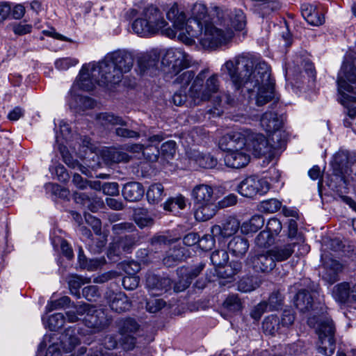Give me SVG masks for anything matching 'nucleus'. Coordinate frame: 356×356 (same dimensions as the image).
Wrapping results in <instances>:
<instances>
[{
  "instance_id": "1",
  "label": "nucleus",
  "mask_w": 356,
  "mask_h": 356,
  "mask_svg": "<svg viewBox=\"0 0 356 356\" xmlns=\"http://www.w3.org/2000/svg\"><path fill=\"white\" fill-rule=\"evenodd\" d=\"M222 70H226L235 90L244 96L248 95V99L254 100L257 106H264L275 99L274 81L266 62L254 65L251 58L239 56L227 61Z\"/></svg>"
},
{
  "instance_id": "2",
  "label": "nucleus",
  "mask_w": 356,
  "mask_h": 356,
  "mask_svg": "<svg viewBox=\"0 0 356 356\" xmlns=\"http://www.w3.org/2000/svg\"><path fill=\"white\" fill-rule=\"evenodd\" d=\"M211 6L209 12L207 6L203 3H196L191 9V17L186 21V17L183 11H180L178 5L175 3L167 12V17L169 20H173L175 27L181 32L179 38L183 42L190 44L193 39L199 35V33L203 30V26L216 19V15L212 14Z\"/></svg>"
},
{
  "instance_id": "3",
  "label": "nucleus",
  "mask_w": 356,
  "mask_h": 356,
  "mask_svg": "<svg viewBox=\"0 0 356 356\" xmlns=\"http://www.w3.org/2000/svg\"><path fill=\"white\" fill-rule=\"evenodd\" d=\"M135 56L133 51L119 49L105 55L99 63L97 70L102 75V81L111 83V85L119 83L125 74L131 72L134 63Z\"/></svg>"
},
{
  "instance_id": "4",
  "label": "nucleus",
  "mask_w": 356,
  "mask_h": 356,
  "mask_svg": "<svg viewBox=\"0 0 356 356\" xmlns=\"http://www.w3.org/2000/svg\"><path fill=\"white\" fill-rule=\"evenodd\" d=\"M190 56L179 48L168 49L162 59V64L168 66V69H163V71L171 75H177L173 84L181 90L188 91V86L195 79V73L192 70L180 73L183 69L190 65Z\"/></svg>"
},
{
  "instance_id": "5",
  "label": "nucleus",
  "mask_w": 356,
  "mask_h": 356,
  "mask_svg": "<svg viewBox=\"0 0 356 356\" xmlns=\"http://www.w3.org/2000/svg\"><path fill=\"white\" fill-rule=\"evenodd\" d=\"M241 135L232 131L222 136L219 140V147L224 152L225 165L232 168H241L246 166L250 156L241 140Z\"/></svg>"
},
{
  "instance_id": "6",
  "label": "nucleus",
  "mask_w": 356,
  "mask_h": 356,
  "mask_svg": "<svg viewBox=\"0 0 356 356\" xmlns=\"http://www.w3.org/2000/svg\"><path fill=\"white\" fill-rule=\"evenodd\" d=\"M308 325L314 327L318 335V353L325 356H331L335 350L334 326L332 321L322 312V315L318 318L315 315L309 317Z\"/></svg>"
},
{
  "instance_id": "7",
  "label": "nucleus",
  "mask_w": 356,
  "mask_h": 356,
  "mask_svg": "<svg viewBox=\"0 0 356 356\" xmlns=\"http://www.w3.org/2000/svg\"><path fill=\"white\" fill-rule=\"evenodd\" d=\"M236 132L241 135V140L247 151L252 152L257 157L266 156L268 159H272L275 155L276 150L282 148L284 145L282 143L273 142L267 139L264 134L250 129Z\"/></svg>"
},
{
  "instance_id": "8",
  "label": "nucleus",
  "mask_w": 356,
  "mask_h": 356,
  "mask_svg": "<svg viewBox=\"0 0 356 356\" xmlns=\"http://www.w3.org/2000/svg\"><path fill=\"white\" fill-rule=\"evenodd\" d=\"M167 25L162 13L156 7L145 8L140 17L132 24L134 31L141 36L155 34Z\"/></svg>"
},
{
  "instance_id": "9",
  "label": "nucleus",
  "mask_w": 356,
  "mask_h": 356,
  "mask_svg": "<svg viewBox=\"0 0 356 356\" xmlns=\"http://www.w3.org/2000/svg\"><path fill=\"white\" fill-rule=\"evenodd\" d=\"M207 73V70L200 71L188 88V94L194 104L209 100L211 95L219 90V81L216 74L208 78L204 85Z\"/></svg>"
},
{
  "instance_id": "10",
  "label": "nucleus",
  "mask_w": 356,
  "mask_h": 356,
  "mask_svg": "<svg viewBox=\"0 0 356 356\" xmlns=\"http://www.w3.org/2000/svg\"><path fill=\"white\" fill-rule=\"evenodd\" d=\"M216 19L206 26L196 37L199 38L201 45L204 49H215L228 42L233 37L232 29L224 27L225 29L218 28L214 25L217 23Z\"/></svg>"
},
{
  "instance_id": "11",
  "label": "nucleus",
  "mask_w": 356,
  "mask_h": 356,
  "mask_svg": "<svg viewBox=\"0 0 356 356\" xmlns=\"http://www.w3.org/2000/svg\"><path fill=\"white\" fill-rule=\"evenodd\" d=\"M350 69L348 65H343L338 74L337 85L340 95V102L346 107H349L351 104L356 102V74Z\"/></svg>"
},
{
  "instance_id": "12",
  "label": "nucleus",
  "mask_w": 356,
  "mask_h": 356,
  "mask_svg": "<svg viewBox=\"0 0 356 356\" xmlns=\"http://www.w3.org/2000/svg\"><path fill=\"white\" fill-rule=\"evenodd\" d=\"M211 12L216 15V22L227 29L242 31L246 25L245 15L240 8L213 6Z\"/></svg>"
},
{
  "instance_id": "13",
  "label": "nucleus",
  "mask_w": 356,
  "mask_h": 356,
  "mask_svg": "<svg viewBox=\"0 0 356 356\" xmlns=\"http://www.w3.org/2000/svg\"><path fill=\"white\" fill-rule=\"evenodd\" d=\"M76 312L83 318V323L93 332H98L108 326L110 321L102 309H95L88 304L79 305Z\"/></svg>"
},
{
  "instance_id": "14",
  "label": "nucleus",
  "mask_w": 356,
  "mask_h": 356,
  "mask_svg": "<svg viewBox=\"0 0 356 356\" xmlns=\"http://www.w3.org/2000/svg\"><path fill=\"white\" fill-rule=\"evenodd\" d=\"M282 119L276 113L268 111L264 113L261 119V127L268 133L270 140L276 143L285 142L286 134L282 129Z\"/></svg>"
},
{
  "instance_id": "15",
  "label": "nucleus",
  "mask_w": 356,
  "mask_h": 356,
  "mask_svg": "<svg viewBox=\"0 0 356 356\" xmlns=\"http://www.w3.org/2000/svg\"><path fill=\"white\" fill-rule=\"evenodd\" d=\"M96 69H99V63H92L83 65L79 75V87L86 91L92 90L95 84L108 86L111 83H104L102 79V75Z\"/></svg>"
},
{
  "instance_id": "16",
  "label": "nucleus",
  "mask_w": 356,
  "mask_h": 356,
  "mask_svg": "<svg viewBox=\"0 0 356 356\" xmlns=\"http://www.w3.org/2000/svg\"><path fill=\"white\" fill-rule=\"evenodd\" d=\"M270 189L268 182L256 176H250L242 180L237 186V191L243 196L252 198L257 195L266 194Z\"/></svg>"
},
{
  "instance_id": "17",
  "label": "nucleus",
  "mask_w": 356,
  "mask_h": 356,
  "mask_svg": "<svg viewBox=\"0 0 356 356\" xmlns=\"http://www.w3.org/2000/svg\"><path fill=\"white\" fill-rule=\"evenodd\" d=\"M316 293V291H314L312 292L306 290L299 291L295 297L294 304L296 308L302 313L309 312L312 309L314 310V314L311 317L315 315L318 318L322 315V312H324L325 315H327V314L325 307L320 303L314 308L315 305L314 298H315Z\"/></svg>"
},
{
  "instance_id": "18",
  "label": "nucleus",
  "mask_w": 356,
  "mask_h": 356,
  "mask_svg": "<svg viewBox=\"0 0 356 356\" xmlns=\"http://www.w3.org/2000/svg\"><path fill=\"white\" fill-rule=\"evenodd\" d=\"M246 264L252 268L254 271L261 273H269L276 266L274 259L269 253V250L250 253L246 259Z\"/></svg>"
},
{
  "instance_id": "19",
  "label": "nucleus",
  "mask_w": 356,
  "mask_h": 356,
  "mask_svg": "<svg viewBox=\"0 0 356 356\" xmlns=\"http://www.w3.org/2000/svg\"><path fill=\"white\" fill-rule=\"evenodd\" d=\"M204 264H199L193 268L188 269L186 267H181L177 269L179 281L175 284L174 290L176 292H181L187 289L192 280L196 277L203 270Z\"/></svg>"
},
{
  "instance_id": "20",
  "label": "nucleus",
  "mask_w": 356,
  "mask_h": 356,
  "mask_svg": "<svg viewBox=\"0 0 356 356\" xmlns=\"http://www.w3.org/2000/svg\"><path fill=\"white\" fill-rule=\"evenodd\" d=\"M106 298L111 309L118 313L128 311L131 307V301L126 294L122 292L114 293L111 291H107L106 293Z\"/></svg>"
},
{
  "instance_id": "21",
  "label": "nucleus",
  "mask_w": 356,
  "mask_h": 356,
  "mask_svg": "<svg viewBox=\"0 0 356 356\" xmlns=\"http://www.w3.org/2000/svg\"><path fill=\"white\" fill-rule=\"evenodd\" d=\"M240 227V222L234 217L229 216L225 219L221 225H214L211 232L214 236L220 235L222 237H229L236 234Z\"/></svg>"
},
{
  "instance_id": "22",
  "label": "nucleus",
  "mask_w": 356,
  "mask_h": 356,
  "mask_svg": "<svg viewBox=\"0 0 356 356\" xmlns=\"http://www.w3.org/2000/svg\"><path fill=\"white\" fill-rule=\"evenodd\" d=\"M194 204L215 202L213 189L207 184H200L195 186L191 193Z\"/></svg>"
},
{
  "instance_id": "23",
  "label": "nucleus",
  "mask_w": 356,
  "mask_h": 356,
  "mask_svg": "<svg viewBox=\"0 0 356 356\" xmlns=\"http://www.w3.org/2000/svg\"><path fill=\"white\" fill-rule=\"evenodd\" d=\"M147 286L155 295L161 294L171 289L172 281L168 277H161L156 275H149L146 280Z\"/></svg>"
},
{
  "instance_id": "24",
  "label": "nucleus",
  "mask_w": 356,
  "mask_h": 356,
  "mask_svg": "<svg viewBox=\"0 0 356 356\" xmlns=\"http://www.w3.org/2000/svg\"><path fill=\"white\" fill-rule=\"evenodd\" d=\"M183 243L187 246H192L198 243L199 247L203 250H209L213 245V240L211 236L204 235L200 238V236L195 232H190L183 238Z\"/></svg>"
},
{
  "instance_id": "25",
  "label": "nucleus",
  "mask_w": 356,
  "mask_h": 356,
  "mask_svg": "<svg viewBox=\"0 0 356 356\" xmlns=\"http://www.w3.org/2000/svg\"><path fill=\"white\" fill-rule=\"evenodd\" d=\"M144 193L143 186L139 182L127 183L122 189L124 197L130 202L140 200L143 197Z\"/></svg>"
},
{
  "instance_id": "26",
  "label": "nucleus",
  "mask_w": 356,
  "mask_h": 356,
  "mask_svg": "<svg viewBox=\"0 0 356 356\" xmlns=\"http://www.w3.org/2000/svg\"><path fill=\"white\" fill-rule=\"evenodd\" d=\"M321 257L326 270L323 277L325 280L332 284L337 280V275L338 272L341 270L342 265L337 260L327 259L324 255H322Z\"/></svg>"
},
{
  "instance_id": "27",
  "label": "nucleus",
  "mask_w": 356,
  "mask_h": 356,
  "mask_svg": "<svg viewBox=\"0 0 356 356\" xmlns=\"http://www.w3.org/2000/svg\"><path fill=\"white\" fill-rule=\"evenodd\" d=\"M249 249L248 241L241 236H235L228 243V250L234 257H243Z\"/></svg>"
},
{
  "instance_id": "28",
  "label": "nucleus",
  "mask_w": 356,
  "mask_h": 356,
  "mask_svg": "<svg viewBox=\"0 0 356 356\" xmlns=\"http://www.w3.org/2000/svg\"><path fill=\"white\" fill-rule=\"evenodd\" d=\"M195 218L198 221H207L213 218L216 211L215 202L195 204Z\"/></svg>"
},
{
  "instance_id": "29",
  "label": "nucleus",
  "mask_w": 356,
  "mask_h": 356,
  "mask_svg": "<svg viewBox=\"0 0 356 356\" xmlns=\"http://www.w3.org/2000/svg\"><path fill=\"white\" fill-rule=\"evenodd\" d=\"M60 346L65 352H71L80 342L76 336L75 330L68 327L60 337Z\"/></svg>"
},
{
  "instance_id": "30",
  "label": "nucleus",
  "mask_w": 356,
  "mask_h": 356,
  "mask_svg": "<svg viewBox=\"0 0 356 356\" xmlns=\"http://www.w3.org/2000/svg\"><path fill=\"white\" fill-rule=\"evenodd\" d=\"M97 123L99 125L109 128L114 126H127V122L121 118L111 113H102L96 116Z\"/></svg>"
},
{
  "instance_id": "31",
  "label": "nucleus",
  "mask_w": 356,
  "mask_h": 356,
  "mask_svg": "<svg viewBox=\"0 0 356 356\" xmlns=\"http://www.w3.org/2000/svg\"><path fill=\"white\" fill-rule=\"evenodd\" d=\"M295 243H288L284 245L276 246L269 250V253L274 259V262L282 261L289 259L294 252Z\"/></svg>"
},
{
  "instance_id": "32",
  "label": "nucleus",
  "mask_w": 356,
  "mask_h": 356,
  "mask_svg": "<svg viewBox=\"0 0 356 356\" xmlns=\"http://www.w3.org/2000/svg\"><path fill=\"white\" fill-rule=\"evenodd\" d=\"M190 159L200 167L204 168H213L216 166L218 161L209 154L200 153L198 151H193Z\"/></svg>"
},
{
  "instance_id": "33",
  "label": "nucleus",
  "mask_w": 356,
  "mask_h": 356,
  "mask_svg": "<svg viewBox=\"0 0 356 356\" xmlns=\"http://www.w3.org/2000/svg\"><path fill=\"white\" fill-rule=\"evenodd\" d=\"M103 158L108 163H127L130 161L131 156L126 152L116 149H108L103 152Z\"/></svg>"
},
{
  "instance_id": "34",
  "label": "nucleus",
  "mask_w": 356,
  "mask_h": 356,
  "mask_svg": "<svg viewBox=\"0 0 356 356\" xmlns=\"http://www.w3.org/2000/svg\"><path fill=\"white\" fill-rule=\"evenodd\" d=\"M117 325L121 335H135L140 327L136 321L132 318H121Z\"/></svg>"
},
{
  "instance_id": "35",
  "label": "nucleus",
  "mask_w": 356,
  "mask_h": 356,
  "mask_svg": "<svg viewBox=\"0 0 356 356\" xmlns=\"http://www.w3.org/2000/svg\"><path fill=\"white\" fill-rule=\"evenodd\" d=\"M117 340L113 336H106L104 339V346L94 352L90 356H118L112 351L117 346Z\"/></svg>"
},
{
  "instance_id": "36",
  "label": "nucleus",
  "mask_w": 356,
  "mask_h": 356,
  "mask_svg": "<svg viewBox=\"0 0 356 356\" xmlns=\"http://www.w3.org/2000/svg\"><path fill=\"white\" fill-rule=\"evenodd\" d=\"M264 225V218L260 215H254L250 220L243 222L241 229L243 234H248L257 232Z\"/></svg>"
},
{
  "instance_id": "37",
  "label": "nucleus",
  "mask_w": 356,
  "mask_h": 356,
  "mask_svg": "<svg viewBox=\"0 0 356 356\" xmlns=\"http://www.w3.org/2000/svg\"><path fill=\"white\" fill-rule=\"evenodd\" d=\"M153 146L144 148V146L141 144H134L127 147V150L132 153H141L142 155L149 161L155 162L159 159V151L157 148H154V152L152 154L149 151H152Z\"/></svg>"
},
{
  "instance_id": "38",
  "label": "nucleus",
  "mask_w": 356,
  "mask_h": 356,
  "mask_svg": "<svg viewBox=\"0 0 356 356\" xmlns=\"http://www.w3.org/2000/svg\"><path fill=\"white\" fill-rule=\"evenodd\" d=\"M262 328L264 332L270 335H273L277 332H282V328L280 323V318L275 315H270L265 318Z\"/></svg>"
},
{
  "instance_id": "39",
  "label": "nucleus",
  "mask_w": 356,
  "mask_h": 356,
  "mask_svg": "<svg viewBox=\"0 0 356 356\" xmlns=\"http://www.w3.org/2000/svg\"><path fill=\"white\" fill-rule=\"evenodd\" d=\"M164 195V188L159 183L152 184L147 191V198L152 204L159 203L163 200Z\"/></svg>"
},
{
  "instance_id": "40",
  "label": "nucleus",
  "mask_w": 356,
  "mask_h": 356,
  "mask_svg": "<svg viewBox=\"0 0 356 356\" xmlns=\"http://www.w3.org/2000/svg\"><path fill=\"white\" fill-rule=\"evenodd\" d=\"M71 108H74L76 111H85L91 108L95 105V102L90 97L85 96H74L70 102Z\"/></svg>"
},
{
  "instance_id": "41",
  "label": "nucleus",
  "mask_w": 356,
  "mask_h": 356,
  "mask_svg": "<svg viewBox=\"0 0 356 356\" xmlns=\"http://www.w3.org/2000/svg\"><path fill=\"white\" fill-rule=\"evenodd\" d=\"M78 259L80 266L81 268H88L90 270H95L105 263L104 258L92 259L88 261L83 254V251L81 248L79 249Z\"/></svg>"
},
{
  "instance_id": "42",
  "label": "nucleus",
  "mask_w": 356,
  "mask_h": 356,
  "mask_svg": "<svg viewBox=\"0 0 356 356\" xmlns=\"http://www.w3.org/2000/svg\"><path fill=\"white\" fill-rule=\"evenodd\" d=\"M91 282L90 278L83 277L81 276L74 275L72 276L68 282L69 288L71 294L79 298L80 292L79 289L86 283H90Z\"/></svg>"
},
{
  "instance_id": "43",
  "label": "nucleus",
  "mask_w": 356,
  "mask_h": 356,
  "mask_svg": "<svg viewBox=\"0 0 356 356\" xmlns=\"http://www.w3.org/2000/svg\"><path fill=\"white\" fill-rule=\"evenodd\" d=\"M332 293L336 300L345 302L350 296V284L347 282H343L336 285Z\"/></svg>"
},
{
  "instance_id": "44",
  "label": "nucleus",
  "mask_w": 356,
  "mask_h": 356,
  "mask_svg": "<svg viewBox=\"0 0 356 356\" xmlns=\"http://www.w3.org/2000/svg\"><path fill=\"white\" fill-rule=\"evenodd\" d=\"M223 308L230 312H237L241 310L242 303L237 295H229L223 302Z\"/></svg>"
},
{
  "instance_id": "45",
  "label": "nucleus",
  "mask_w": 356,
  "mask_h": 356,
  "mask_svg": "<svg viewBox=\"0 0 356 356\" xmlns=\"http://www.w3.org/2000/svg\"><path fill=\"white\" fill-rule=\"evenodd\" d=\"M138 63L141 72L147 73L149 70H153L157 65L158 59L156 56L153 58L149 55H143L139 58Z\"/></svg>"
},
{
  "instance_id": "46",
  "label": "nucleus",
  "mask_w": 356,
  "mask_h": 356,
  "mask_svg": "<svg viewBox=\"0 0 356 356\" xmlns=\"http://www.w3.org/2000/svg\"><path fill=\"white\" fill-rule=\"evenodd\" d=\"M255 245L260 248H267L274 243V237L269 232L262 231L255 238Z\"/></svg>"
},
{
  "instance_id": "47",
  "label": "nucleus",
  "mask_w": 356,
  "mask_h": 356,
  "mask_svg": "<svg viewBox=\"0 0 356 356\" xmlns=\"http://www.w3.org/2000/svg\"><path fill=\"white\" fill-rule=\"evenodd\" d=\"M282 207V202L275 199H268L260 203V210L266 213H275Z\"/></svg>"
},
{
  "instance_id": "48",
  "label": "nucleus",
  "mask_w": 356,
  "mask_h": 356,
  "mask_svg": "<svg viewBox=\"0 0 356 356\" xmlns=\"http://www.w3.org/2000/svg\"><path fill=\"white\" fill-rule=\"evenodd\" d=\"M65 321V316L62 313H56L49 316L47 327L51 331H56L63 326Z\"/></svg>"
},
{
  "instance_id": "49",
  "label": "nucleus",
  "mask_w": 356,
  "mask_h": 356,
  "mask_svg": "<svg viewBox=\"0 0 356 356\" xmlns=\"http://www.w3.org/2000/svg\"><path fill=\"white\" fill-rule=\"evenodd\" d=\"M184 257L181 249H174L163 259V264L168 267L173 266L177 262L182 260Z\"/></svg>"
},
{
  "instance_id": "50",
  "label": "nucleus",
  "mask_w": 356,
  "mask_h": 356,
  "mask_svg": "<svg viewBox=\"0 0 356 356\" xmlns=\"http://www.w3.org/2000/svg\"><path fill=\"white\" fill-rule=\"evenodd\" d=\"M229 260V255L225 250H215L211 254V261L216 266H223Z\"/></svg>"
},
{
  "instance_id": "51",
  "label": "nucleus",
  "mask_w": 356,
  "mask_h": 356,
  "mask_svg": "<svg viewBox=\"0 0 356 356\" xmlns=\"http://www.w3.org/2000/svg\"><path fill=\"white\" fill-rule=\"evenodd\" d=\"M140 239V236L136 235H129L120 239V245L123 252H129Z\"/></svg>"
},
{
  "instance_id": "52",
  "label": "nucleus",
  "mask_w": 356,
  "mask_h": 356,
  "mask_svg": "<svg viewBox=\"0 0 356 356\" xmlns=\"http://www.w3.org/2000/svg\"><path fill=\"white\" fill-rule=\"evenodd\" d=\"M70 302V299L67 296H63L58 300L50 301L45 307L46 312L48 313L55 309L64 308L65 306L68 305Z\"/></svg>"
},
{
  "instance_id": "53",
  "label": "nucleus",
  "mask_w": 356,
  "mask_h": 356,
  "mask_svg": "<svg viewBox=\"0 0 356 356\" xmlns=\"http://www.w3.org/2000/svg\"><path fill=\"white\" fill-rule=\"evenodd\" d=\"M259 286L257 282H254L252 277H245L241 279L238 284V289L242 292H250Z\"/></svg>"
},
{
  "instance_id": "54",
  "label": "nucleus",
  "mask_w": 356,
  "mask_h": 356,
  "mask_svg": "<svg viewBox=\"0 0 356 356\" xmlns=\"http://www.w3.org/2000/svg\"><path fill=\"white\" fill-rule=\"evenodd\" d=\"M295 321V315L291 309H285L280 318V323L282 330L291 326Z\"/></svg>"
},
{
  "instance_id": "55",
  "label": "nucleus",
  "mask_w": 356,
  "mask_h": 356,
  "mask_svg": "<svg viewBox=\"0 0 356 356\" xmlns=\"http://www.w3.org/2000/svg\"><path fill=\"white\" fill-rule=\"evenodd\" d=\"M78 63L79 60L75 58H62L55 61V67L59 70H67Z\"/></svg>"
},
{
  "instance_id": "56",
  "label": "nucleus",
  "mask_w": 356,
  "mask_h": 356,
  "mask_svg": "<svg viewBox=\"0 0 356 356\" xmlns=\"http://www.w3.org/2000/svg\"><path fill=\"white\" fill-rule=\"evenodd\" d=\"M62 156L65 163L71 168H78L82 173L86 174L87 168L81 165L76 160L74 159L72 156L67 152L65 153L62 151Z\"/></svg>"
},
{
  "instance_id": "57",
  "label": "nucleus",
  "mask_w": 356,
  "mask_h": 356,
  "mask_svg": "<svg viewBox=\"0 0 356 356\" xmlns=\"http://www.w3.org/2000/svg\"><path fill=\"white\" fill-rule=\"evenodd\" d=\"M134 229V225L131 222H128L115 224L112 227V231L115 234H122L127 232H131Z\"/></svg>"
},
{
  "instance_id": "58",
  "label": "nucleus",
  "mask_w": 356,
  "mask_h": 356,
  "mask_svg": "<svg viewBox=\"0 0 356 356\" xmlns=\"http://www.w3.org/2000/svg\"><path fill=\"white\" fill-rule=\"evenodd\" d=\"M282 304V296L278 291L273 292L268 298L267 302L270 310L278 309Z\"/></svg>"
},
{
  "instance_id": "59",
  "label": "nucleus",
  "mask_w": 356,
  "mask_h": 356,
  "mask_svg": "<svg viewBox=\"0 0 356 356\" xmlns=\"http://www.w3.org/2000/svg\"><path fill=\"white\" fill-rule=\"evenodd\" d=\"M83 296L89 301H95L99 297V293L97 286H88L82 290Z\"/></svg>"
},
{
  "instance_id": "60",
  "label": "nucleus",
  "mask_w": 356,
  "mask_h": 356,
  "mask_svg": "<svg viewBox=\"0 0 356 356\" xmlns=\"http://www.w3.org/2000/svg\"><path fill=\"white\" fill-rule=\"evenodd\" d=\"M161 152L168 158L172 157L176 152V143L173 140L165 142L161 147Z\"/></svg>"
},
{
  "instance_id": "61",
  "label": "nucleus",
  "mask_w": 356,
  "mask_h": 356,
  "mask_svg": "<svg viewBox=\"0 0 356 356\" xmlns=\"http://www.w3.org/2000/svg\"><path fill=\"white\" fill-rule=\"evenodd\" d=\"M139 284V277L136 275H128L122 280V285L127 290H134L136 289Z\"/></svg>"
},
{
  "instance_id": "62",
  "label": "nucleus",
  "mask_w": 356,
  "mask_h": 356,
  "mask_svg": "<svg viewBox=\"0 0 356 356\" xmlns=\"http://www.w3.org/2000/svg\"><path fill=\"white\" fill-rule=\"evenodd\" d=\"M267 231L271 234V236L278 234L282 230V223L281 222L276 218H270L267 223Z\"/></svg>"
},
{
  "instance_id": "63",
  "label": "nucleus",
  "mask_w": 356,
  "mask_h": 356,
  "mask_svg": "<svg viewBox=\"0 0 356 356\" xmlns=\"http://www.w3.org/2000/svg\"><path fill=\"white\" fill-rule=\"evenodd\" d=\"M84 217L86 223L92 227L97 234H99L102 227L101 221L89 213H85Z\"/></svg>"
},
{
  "instance_id": "64",
  "label": "nucleus",
  "mask_w": 356,
  "mask_h": 356,
  "mask_svg": "<svg viewBox=\"0 0 356 356\" xmlns=\"http://www.w3.org/2000/svg\"><path fill=\"white\" fill-rule=\"evenodd\" d=\"M136 225L141 229L150 227L154 224V219L148 215H136L135 217Z\"/></svg>"
}]
</instances>
